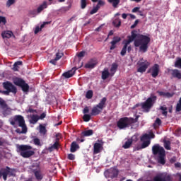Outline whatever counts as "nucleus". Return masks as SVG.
Wrapping results in <instances>:
<instances>
[{
    "mask_svg": "<svg viewBox=\"0 0 181 181\" xmlns=\"http://www.w3.org/2000/svg\"><path fill=\"white\" fill-rule=\"evenodd\" d=\"M132 41H130L129 39L126 41H124V45L123 47H128V45H129V43H132Z\"/></svg>",
    "mask_w": 181,
    "mask_h": 181,
    "instance_id": "nucleus-59",
    "label": "nucleus"
},
{
    "mask_svg": "<svg viewBox=\"0 0 181 181\" xmlns=\"http://www.w3.org/2000/svg\"><path fill=\"white\" fill-rule=\"evenodd\" d=\"M3 87L5 90L11 91V93H13L14 94H16V93L18 92L16 87L9 81L4 82Z\"/></svg>",
    "mask_w": 181,
    "mask_h": 181,
    "instance_id": "nucleus-13",
    "label": "nucleus"
},
{
    "mask_svg": "<svg viewBox=\"0 0 181 181\" xmlns=\"http://www.w3.org/2000/svg\"><path fill=\"white\" fill-rule=\"evenodd\" d=\"M9 93H11V90H3V91L1 92L2 94H4V95H9Z\"/></svg>",
    "mask_w": 181,
    "mask_h": 181,
    "instance_id": "nucleus-63",
    "label": "nucleus"
},
{
    "mask_svg": "<svg viewBox=\"0 0 181 181\" xmlns=\"http://www.w3.org/2000/svg\"><path fill=\"white\" fill-rule=\"evenodd\" d=\"M160 110H161L162 114L163 115H164L165 117H168V107H165V106H161L160 107Z\"/></svg>",
    "mask_w": 181,
    "mask_h": 181,
    "instance_id": "nucleus-41",
    "label": "nucleus"
},
{
    "mask_svg": "<svg viewBox=\"0 0 181 181\" xmlns=\"http://www.w3.org/2000/svg\"><path fill=\"white\" fill-rule=\"evenodd\" d=\"M160 125H162V120H160L159 119V117L156 118L154 124H153V127L155 128V129H156V128H158V127H160Z\"/></svg>",
    "mask_w": 181,
    "mask_h": 181,
    "instance_id": "nucleus-36",
    "label": "nucleus"
},
{
    "mask_svg": "<svg viewBox=\"0 0 181 181\" xmlns=\"http://www.w3.org/2000/svg\"><path fill=\"white\" fill-rule=\"evenodd\" d=\"M33 142H34L35 145L40 146V139L35 138L33 139Z\"/></svg>",
    "mask_w": 181,
    "mask_h": 181,
    "instance_id": "nucleus-56",
    "label": "nucleus"
},
{
    "mask_svg": "<svg viewBox=\"0 0 181 181\" xmlns=\"http://www.w3.org/2000/svg\"><path fill=\"white\" fill-rule=\"evenodd\" d=\"M110 76H111V74H110L108 69H104V71L102 72L103 80H107V78L110 77Z\"/></svg>",
    "mask_w": 181,
    "mask_h": 181,
    "instance_id": "nucleus-30",
    "label": "nucleus"
},
{
    "mask_svg": "<svg viewBox=\"0 0 181 181\" xmlns=\"http://www.w3.org/2000/svg\"><path fill=\"white\" fill-rule=\"evenodd\" d=\"M0 107L2 110L4 117H8V115H11L12 113L11 107H8V104L2 98H0Z\"/></svg>",
    "mask_w": 181,
    "mask_h": 181,
    "instance_id": "nucleus-10",
    "label": "nucleus"
},
{
    "mask_svg": "<svg viewBox=\"0 0 181 181\" xmlns=\"http://www.w3.org/2000/svg\"><path fill=\"white\" fill-rule=\"evenodd\" d=\"M164 148L167 150V151H170L171 147H170V141H168V140H165L164 141Z\"/></svg>",
    "mask_w": 181,
    "mask_h": 181,
    "instance_id": "nucleus-39",
    "label": "nucleus"
},
{
    "mask_svg": "<svg viewBox=\"0 0 181 181\" xmlns=\"http://www.w3.org/2000/svg\"><path fill=\"white\" fill-rule=\"evenodd\" d=\"M105 107H107V98L105 97L103 98L98 105L93 106L90 115H88L90 109L88 108V106H86L83 110V114H84L83 117V121L85 122H88V121L91 119V117L101 114Z\"/></svg>",
    "mask_w": 181,
    "mask_h": 181,
    "instance_id": "nucleus-2",
    "label": "nucleus"
},
{
    "mask_svg": "<svg viewBox=\"0 0 181 181\" xmlns=\"http://www.w3.org/2000/svg\"><path fill=\"white\" fill-rule=\"evenodd\" d=\"M101 148H103V145L101 144L95 143L93 146L94 155H97V153H100V152H101Z\"/></svg>",
    "mask_w": 181,
    "mask_h": 181,
    "instance_id": "nucleus-21",
    "label": "nucleus"
},
{
    "mask_svg": "<svg viewBox=\"0 0 181 181\" xmlns=\"http://www.w3.org/2000/svg\"><path fill=\"white\" fill-rule=\"evenodd\" d=\"M22 64H23L22 61L16 62L13 65V71H19V66H22Z\"/></svg>",
    "mask_w": 181,
    "mask_h": 181,
    "instance_id": "nucleus-27",
    "label": "nucleus"
},
{
    "mask_svg": "<svg viewBox=\"0 0 181 181\" xmlns=\"http://www.w3.org/2000/svg\"><path fill=\"white\" fill-rule=\"evenodd\" d=\"M47 8V1H44L40 6L37 8V13H42L44 9Z\"/></svg>",
    "mask_w": 181,
    "mask_h": 181,
    "instance_id": "nucleus-26",
    "label": "nucleus"
},
{
    "mask_svg": "<svg viewBox=\"0 0 181 181\" xmlns=\"http://www.w3.org/2000/svg\"><path fill=\"white\" fill-rule=\"evenodd\" d=\"M140 141L143 142L141 145V149H145V148H148V146L151 145V140H149V134H148L143 135L141 137Z\"/></svg>",
    "mask_w": 181,
    "mask_h": 181,
    "instance_id": "nucleus-12",
    "label": "nucleus"
},
{
    "mask_svg": "<svg viewBox=\"0 0 181 181\" xmlns=\"http://www.w3.org/2000/svg\"><path fill=\"white\" fill-rule=\"evenodd\" d=\"M68 159L69 160H74V159H76V156H74L73 153H69L68 154Z\"/></svg>",
    "mask_w": 181,
    "mask_h": 181,
    "instance_id": "nucleus-52",
    "label": "nucleus"
},
{
    "mask_svg": "<svg viewBox=\"0 0 181 181\" xmlns=\"http://www.w3.org/2000/svg\"><path fill=\"white\" fill-rule=\"evenodd\" d=\"M30 145H17V152L20 153L21 156L25 158H29L35 155V151Z\"/></svg>",
    "mask_w": 181,
    "mask_h": 181,
    "instance_id": "nucleus-4",
    "label": "nucleus"
},
{
    "mask_svg": "<svg viewBox=\"0 0 181 181\" xmlns=\"http://www.w3.org/2000/svg\"><path fill=\"white\" fill-rule=\"evenodd\" d=\"M20 87L24 93H28V91H29V84L26 83L25 81H24V83Z\"/></svg>",
    "mask_w": 181,
    "mask_h": 181,
    "instance_id": "nucleus-34",
    "label": "nucleus"
},
{
    "mask_svg": "<svg viewBox=\"0 0 181 181\" xmlns=\"http://www.w3.org/2000/svg\"><path fill=\"white\" fill-rule=\"evenodd\" d=\"M156 96L151 95L147 100L141 103V108L144 110L146 112H149L151 108L153 107L155 103H156Z\"/></svg>",
    "mask_w": 181,
    "mask_h": 181,
    "instance_id": "nucleus-8",
    "label": "nucleus"
},
{
    "mask_svg": "<svg viewBox=\"0 0 181 181\" xmlns=\"http://www.w3.org/2000/svg\"><path fill=\"white\" fill-rule=\"evenodd\" d=\"M13 4H15V0H8L6 2L7 8H9L11 5H13Z\"/></svg>",
    "mask_w": 181,
    "mask_h": 181,
    "instance_id": "nucleus-49",
    "label": "nucleus"
},
{
    "mask_svg": "<svg viewBox=\"0 0 181 181\" xmlns=\"http://www.w3.org/2000/svg\"><path fill=\"white\" fill-rule=\"evenodd\" d=\"M39 132L42 135H46V134H47V129H46V124H40L39 125Z\"/></svg>",
    "mask_w": 181,
    "mask_h": 181,
    "instance_id": "nucleus-25",
    "label": "nucleus"
},
{
    "mask_svg": "<svg viewBox=\"0 0 181 181\" xmlns=\"http://www.w3.org/2000/svg\"><path fill=\"white\" fill-rule=\"evenodd\" d=\"M152 152L154 155H158V163H160V165H165L166 163V160H165V157L166 156V153L165 152V148L160 146L159 144H155L152 147Z\"/></svg>",
    "mask_w": 181,
    "mask_h": 181,
    "instance_id": "nucleus-5",
    "label": "nucleus"
},
{
    "mask_svg": "<svg viewBox=\"0 0 181 181\" xmlns=\"http://www.w3.org/2000/svg\"><path fill=\"white\" fill-rule=\"evenodd\" d=\"M16 170L15 168H11L6 166L5 168H1L0 170V179L3 177L4 180L6 181L8 177H15L16 176Z\"/></svg>",
    "mask_w": 181,
    "mask_h": 181,
    "instance_id": "nucleus-7",
    "label": "nucleus"
},
{
    "mask_svg": "<svg viewBox=\"0 0 181 181\" xmlns=\"http://www.w3.org/2000/svg\"><path fill=\"white\" fill-rule=\"evenodd\" d=\"M137 66H139V68L137 69L138 73H145L146 69L151 66V63L142 58L137 62Z\"/></svg>",
    "mask_w": 181,
    "mask_h": 181,
    "instance_id": "nucleus-9",
    "label": "nucleus"
},
{
    "mask_svg": "<svg viewBox=\"0 0 181 181\" xmlns=\"http://www.w3.org/2000/svg\"><path fill=\"white\" fill-rule=\"evenodd\" d=\"M38 169L37 170H33V173H34V176L37 181H42L43 180V174L42 173V170H40V168L39 165H37Z\"/></svg>",
    "mask_w": 181,
    "mask_h": 181,
    "instance_id": "nucleus-15",
    "label": "nucleus"
},
{
    "mask_svg": "<svg viewBox=\"0 0 181 181\" xmlns=\"http://www.w3.org/2000/svg\"><path fill=\"white\" fill-rule=\"evenodd\" d=\"M170 74L173 78H177L178 80L181 78V73L178 69H171Z\"/></svg>",
    "mask_w": 181,
    "mask_h": 181,
    "instance_id": "nucleus-18",
    "label": "nucleus"
},
{
    "mask_svg": "<svg viewBox=\"0 0 181 181\" xmlns=\"http://www.w3.org/2000/svg\"><path fill=\"white\" fill-rule=\"evenodd\" d=\"M175 67L177 69H181V58L178 57L177 58L175 62Z\"/></svg>",
    "mask_w": 181,
    "mask_h": 181,
    "instance_id": "nucleus-38",
    "label": "nucleus"
},
{
    "mask_svg": "<svg viewBox=\"0 0 181 181\" xmlns=\"http://www.w3.org/2000/svg\"><path fill=\"white\" fill-rule=\"evenodd\" d=\"M39 116L37 115H33L31 117V124H36L39 121Z\"/></svg>",
    "mask_w": 181,
    "mask_h": 181,
    "instance_id": "nucleus-37",
    "label": "nucleus"
},
{
    "mask_svg": "<svg viewBox=\"0 0 181 181\" xmlns=\"http://www.w3.org/2000/svg\"><path fill=\"white\" fill-rule=\"evenodd\" d=\"M104 5H105V2H104V1L103 0H98V4L96 5V6L101 8V6H104Z\"/></svg>",
    "mask_w": 181,
    "mask_h": 181,
    "instance_id": "nucleus-47",
    "label": "nucleus"
},
{
    "mask_svg": "<svg viewBox=\"0 0 181 181\" xmlns=\"http://www.w3.org/2000/svg\"><path fill=\"white\" fill-rule=\"evenodd\" d=\"M94 134V132L91 129L89 130H85L82 132L81 136H91Z\"/></svg>",
    "mask_w": 181,
    "mask_h": 181,
    "instance_id": "nucleus-28",
    "label": "nucleus"
},
{
    "mask_svg": "<svg viewBox=\"0 0 181 181\" xmlns=\"http://www.w3.org/2000/svg\"><path fill=\"white\" fill-rule=\"evenodd\" d=\"M132 145V141L128 139L127 141H126L124 144L122 146V148L124 149H129Z\"/></svg>",
    "mask_w": 181,
    "mask_h": 181,
    "instance_id": "nucleus-29",
    "label": "nucleus"
},
{
    "mask_svg": "<svg viewBox=\"0 0 181 181\" xmlns=\"http://www.w3.org/2000/svg\"><path fill=\"white\" fill-rule=\"evenodd\" d=\"M42 25H40V28H39V26L36 27L35 28V35L39 33V32H40V30H42Z\"/></svg>",
    "mask_w": 181,
    "mask_h": 181,
    "instance_id": "nucleus-58",
    "label": "nucleus"
},
{
    "mask_svg": "<svg viewBox=\"0 0 181 181\" xmlns=\"http://www.w3.org/2000/svg\"><path fill=\"white\" fill-rule=\"evenodd\" d=\"M93 92L92 90H89L86 92V97L88 100H91L93 98Z\"/></svg>",
    "mask_w": 181,
    "mask_h": 181,
    "instance_id": "nucleus-40",
    "label": "nucleus"
},
{
    "mask_svg": "<svg viewBox=\"0 0 181 181\" xmlns=\"http://www.w3.org/2000/svg\"><path fill=\"white\" fill-rule=\"evenodd\" d=\"M119 42H121V37H114L113 40L110 42V50H114L117 47V43H119Z\"/></svg>",
    "mask_w": 181,
    "mask_h": 181,
    "instance_id": "nucleus-17",
    "label": "nucleus"
},
{
    "mask_svg": "<svg viewBox=\"0 0 181 181\" xmlns=\"http://www.w3.org/2000/svg\"><path fill=\"white\" fill-rule=\"evenodd\" d=\"M148 73H151L153 78H156L159 76V64H155L148 71Z\"/></svg>",
    "mask_w": 181,
    "mask_h": 181,
    "instance_id": "nucleus-14",
    "label": "nucleus"
},
{
    "mask_svg": "<svg viewBox=\"0 0 181 181\" xmlns=\"http://www.w3.org/2000/svg\"><path fill=\"white\" fill-rule=\"evenodd\" d=\"M127 39L132 42L134 40V47H139L141 53H146L148 52V45L151 43V37L142 34H136V30H132L131 35H129Z\"/></svg>",
    "mask_w": 181,
    "mask_h": 181,
    "instance_id": "nucleus-1",
    "label": "nucleus"
},
{
    "mask_svg": "<svg viewBox=\"0 0 181 181\" xmlns=\"http://www.w3.org/2000/svg\"><path fill=\"white\" fill-rule=\"evenodd\" d=\"M46 118V112H43L39 116L40 119H45Z\"/></svg>",
    "mask_w": 181,
    "mask_h": 181,
    "instance_id": "nucleus-61",
    "label": "nucleus"
},
{
    "mask_svg": "<svg viewBox=\"0 0 181 181\" xmlns=\"http://www.w3.org/2000/svg\"><path fill=\"white\" fill-rule=\"evenodd\" d=\"M74 73H76V69H72L71 70H69L62 74L63 77H65V78H70L71 77H73L74 76Z\"/></svg>",
    "mask_w": 181,
    "mask_h": 181,
    "instance_id": "nucleus-23",
    "label": "nucleus"
},
{
    "mask_svg": "<svg viewBox=\"0 0 181 181\" xmlns=\"http://www.w3.org/2000/svg\"><path fill=\"white\" fill-rule=\"evenodd\" d=\"M77 149H80V146L77 144L76 141H73L71 144L70 152L74 153L77 151Z\"/></svg>",
    "mask_w": 181,
    "mask_h": 181,
    "instance_id": "nucleus-24",
    "label": "nucleus"
},
{
    "mask_svg": "<svg viewBox=\"0 0 181 181\" xmlns=\"http://www.w3.org/2000/svg\"><path fill=\"white\" fill-rule=\"evenodd\" d=\"M16 132L17 134H26L28 132V127L25 125V131H23V128H22V131H21V129H16Z\"/></svg>",
    "mask_w": 181,
    "mask_h": 181,
    "instance_id": "nucleus-44",
    "label": "nucleus"
},
{
    "mask_svg": "<svg viewBox=\"0 0 181 181\" xmlns=\"http://www.w3.org/2000/svg\"><path fill=\"white\" fill-rule=\"evenodd\" d=\"M30 15L33 16H36V15H37V10L34 9V10H31L29 11Z\"/></svg>",
    "mask_w": 181,
    "mask_h": 181,
    "instance_id": "nucleus-51",
    "label": "nucleus"
},
{
    "mask_svg": "<svg viewBox=\"0 0 181 181\" xmlns=\"http://www.w3.org/2000/svg\"><path fill=\"white\" fill-rule=\"evenodd\" d=\"M52 23V21H45L41 25V29H43L46 25H50Z\"/></svg>",
    "mask_w": 181,
    "mask_h": 181,
    "instance_id": "nucleus-57",
    "label": "nucleus"
},
{
    "mask_svg": "<svg viewBox=\"0 0 181 181\" xmlns=\"http://www.w3.org/2000/svg\"><path fill=\"white\" fill-rule=\"evenodd\" d=\"M130 139V141H132V144H133V142H138V136L136 135H134L132 136L131 139Z\"/></svg>",
    "mask_w": 181,
    "mask_h": 181,
    "instance_id": "nucleus-45",
    "label": "nucleus"
},
{
    "mask_svg": "<svg viewBox=\"0 0 181 181\" xmlns=\"http://www.w3.org/2000/svg\"><path fill=\"white\" fill-rule=\"evenodd\" d=\"M112 25L115 28H119L121 26V20L119 18H115L112 22Z\"/></svg>",
    "mask_w": 181,
    "mask_h": 181,
    "instance_id": "nucleus-35",
    "label": "nucleus"
},
{
    "mask_svg": "<svg viewBox=\"0 0 181 181\" xmlns=\"http://www.w3.org/2000/svg\"><path fill=\"white\" fill-rule=\"evenodd\" d=\"M107 2L112 4L113 8H118V5H119L121 0H107Z\"/></svg>",
    "mask_w": 181,
    "mask_h": 181,
    "instance_id": "nucleus-31",
    "label": "nucleus"
},
{
    "mask_svg": "<svg viewBox=\"0 0 181 181\" xmlns=\"http://www.w3.org/2000/svg\"><path fill=\"white\" fill-rule=\"evenodd\" d=\"M49 63H51L54 66H56V63H57V59L54 58V59L50 60Z\"/></svg>",
    "mask_w": 181,
    "mask_h": 181,
    "instance_id": "nucleus-62",
    "label": "nucleus"
},
{
    "mask_svg": "<svg viewBox=\"0 0 181 181\" xmlns=\"http://www.w3.org/2000/svg\"><path fill=\"white\" fill-rule=\"evenodd\" d=\"M13 81L16 86H18V87H21L22 84L25 83V80L19 77L13 78Z\"/></svg>",
    "mask_w": 181,
    "mask_h": 181,
    "instance_id": "nucleus-22",
    "label": "nucleus"
},
{
    "mask_svg": "<svg viewBox=\"0 0 181 181\" xmlns=\"http://www.w3.org/2000/svg\"><path fill=\"white\" fill-rule=\"evenodd\" d=\"M63 56H64L63 53L57 52L56 54V57L54 59H56L58 61V60H60V59H62V57H63Z\"/></svg>",
    "mask_w": 181,
    "mask_h": 181,
    "instance_id": "nucleus-46",
    "label": "nucleus"
},
{
    "mask_svg": "<svg viewBox=\"0 0 181 181\" xmlns=\"http://www.w3.org/2000/svg\"><path fill=\"white\" fill-rule=\"evenodd\" d=\"M148 135H149V139H151H151L155 138V134H154L153 133H151V134H148Z\"/></svg>",
    "mask_w": 181,
    "mask_h": 181,
    "instance_id": "nucleus-64",
    "label": "nucleus"
},
{
    "mask_svg": "<svg viewBox=\"0 0 181 181\" xmlns=\"http://www.w3.org/2000/svg\"><path fill=\"white\" fill-rule=\"evenodd\" d=\"M52 148L54 149H59V142L55 141L52 146L49 147V149H52Z\"/></svg>",
    "mask_w": 181,
    "mask_h": 181,
    "instance_id": "nucleus-50",
    "label": "nucleus"
},
{
    "mask_svg": "<svg viewBox=\"0 0 181 181\" xmlns=\"http://www.w3.org/2000/svg\"><path fill=\"white\" fill-rule=\"evenodd\" d=\"M139 9H141L140 7H134L132 9V12H133V13H136V12H139Z\"/></svg>",
    "mask_w": 181,
    "mask_h": 181,
    "instance_id": "nucleus-60",
    "label": "nucleus"
},
{
    "mask_svg": "<svg viewBox=\"0 0 181 181\" xmlns=\"http://www.w3.org/2000/svg\"><path fill=\"white\" fill-rule=\"evenodd\" d=\"M153 181H172V177L169 175H165L163 177L162 175L160 174L154 177Z\"/></svg>",
    "mask_w": 181,
    "mask_h": 181,
    "instance_id": "nucleus-16",
    "label": "nucleus"
},
{
    "mask_svg": "<svg viewBox=\"0 0 181 181\" xmlns=\"http://www.w3.org/2000/svg\"><path fill=\"white\" fill-rule=\"evenodd\" d=\"M118 69V65L115 63L112 64V67L110 69V75L112 76L115 74V72L117 71V69Z\"/></svg>",
    "mask_w": 181,
    "mask_h": 181,
    "instance_id": "nucleus-33",
    "label": "nucleus"
},
{
    "mask_svg": "<svg viewBox=\"0 0 181 181\" xmlns=\"http://www.w3.org/2000/svg\"><path fill=\"white\" fill-rule=\"evenodd\" d=\"M127 47H123L121 52H120V54L121 56H125V54H127Z\"/></svg>",
    "mask_w": 181,
    "mask_h": 181,
    "instance_id": "nucleus-48",
    "label": "nucleus"
},
{
    "mask_svg": "<svg viewBox=\"0 0 181 181\" xmlns=\"http://www.w3.org/2000/svg\"><path fill=\"white\" fill-rule=\"evenodd\" d=\"M139 119V115H136L134 119L128 117H122L117 122V127L119 128V129H125V128H129V127H131L132 124H136V122H138Z\"/></svg>",
    "mask_w": 181,
    "mask_h": 181,
    "instance_id": "nucleus-3",
    "label": "nucleus"
},
{
    "mask_svg": "<svg viewBox=\"0 0 181 181\" xmlns=\"http://www.w3.org/2000/svg\"><path fill=\"white\" fill-rule=\"evenodd\" d=\"M95 63L93 62V59H91L89 62L85 64V69H94L95 67Z\"/></svg>",
    "mask_w": 181,
    "mask_h": 181,
    "instance_id": "nucleus-32",
    "label": "nucleus"
},
{
    "mask_svg": "<svg viewBox=\"0 0 181 181\" xmlns=\"http://www.w3.org/2000/svg\"><path fill=\"white\" fill-rule=\"evenodd\" d=\"M98 9H100L98 6L93 7V8L90 11V15H94V13H97V12H98Z\"/></svg>",
    "mask_w": 181,
    "mask_h": 181,
    "instance_id": "nucleus-43",
    "label": "nucleus"
},
{
    "mask_svg": "<svg viewBox=\"0 0 181 181\" xmlns=\"http://www.w3.org/2000/svg\"><path fill=\"white\" fill-rule=\"evenodd\" d=\"M9 122L11 125L14 127V128H18V127H20L21 128H23V131H25L26 129V124H25V118L23 117V116L21 115H17L13 117H11L9 119Z\"/></svg>",
    "mask_w": 181,
    "mask_h": 181,
    "instance_id": "nucleus-6",
    "label": "nucleus"
},
{
    "mask_svg": "<svg viewBox=\"0 0 181 181\" xmlns=\"http://www.w3.org/2000/svg\"><path fill=\"white\" fill-rule=\"evenodd\" d=\"M0 23L6 25V18L4 16H0Z\"/></svg>",
    "mask_w": 181,
    "mask_h": 181,
    "instance_id": "nucleus-53",
    "label": "nucleus"
},
{
    "mask_svg": "<svg viewBox=\"0 0 181 181\" xmlns=\"http://www.w3.org/2000/svg\"><path fill=\"white\" fill-rule=\"evenodd\" d=\"M118 169L115 168H112L105 172V175L106 176V177H110V179H115V177H118Z\"/></svg>",
    "mask_w": 181,
    "mask_h": 181,
    "instance_id": "nucleus-11",
    "label": "nucleus"
},
{
    "mask_svg": "<svg viewBox=\"0 0 181 181\" xmlns=\"http://www.w3.org/2000/svg\"><path fill=\"white\" fill-rule=\"evenodd\" d=\"M87 8V0H81V9Z\"/></svg>",
    "mask_w": 181,
    "mask_h": 181,
    "instance_id": "nucleus-42",
    "label": "nucleus"
},
{
    "mask_svg": "<svg viewBox=\"0 0 181 181\" xmlns=\"http://www.w3.org/2000/svg\"><path fill=\"white\" fill-rule=\"evenodd\" d=\"M158 94L160 95V97H165V98H172L173 95H175V93H169V92H163V91H157Z\"/></svg>",
    "mask_w": 181,
    "mask_h": 181,
    "instance_id": "nucleus-20",
    "label": "nucleus"
},
{
    "mask_svg": "<svg viewBox=\"0 0 181 181\" xmlns=\"http://www.w3.org/2000/svg\"><path fill=\"white\" fill-rule=\"evenodd\" d=\"M78 57L81 58L86 56V51H81L77 54Z\"/></svg>",
    "mask_w": 181,
    "mask_h": 181,
    "instance_id": "nucleus-55",
    "label": "nucleus"
},
{
    "mask_svg": "<svg viewBox=\"0 0 181 181\" xmlns=\"http://www.w3.org/2000/svg\"><path fill=\"white\" fill-rule=\"evenodd\" d=\"M12 36L15 37V35H13V33L11 30H6L1 33V37H3L4 39H11Z\"/></svg>",
    "mask_w": 181,
    "mask_h": 181,
    "instance_id": "nucleus-19",
    "label": "nucleus"
},
{
    "mask_svg": "<svg viewBox=\"0 0 181 181\" xmlns=\"http://www.w3.org/2000/svg\"><path fill=\"white\" fill-rule=\"evenodd\" d=\"M138 23H139V20H136L134 21V23L133 25H131V29H135V28H136V25H138Z\"/></svg>",
    "mask_w": 181,
    "mask_h": 181,
    "instance_id": "nucleus-54",
    "label": "nucleus"
}]
</instances>
